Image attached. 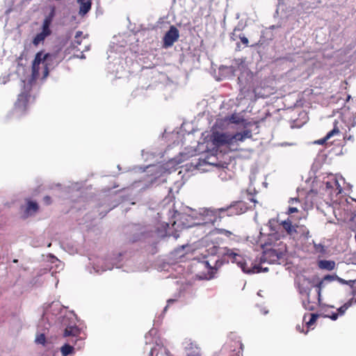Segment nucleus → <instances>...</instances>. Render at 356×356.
Listing matches in <instances>:
<instances>
[{"label":"nucleus","instance_id":"obj_18","mask_svg":"<svg viewBox=\"0 0 356 356\" xmlns=\"http://www.w3.org/2000/svg\"><path fill=\"white\" fill-rule=\"evenodd\" d=\"M318 315L316 314H310L308 316L305 315L303 317V321L306 323L307 328H309L316 321Z\"/></svg>","mask_w":356,"mask_h":356},{"label":"nucleus","instance_id":"obj_1","mask_svg":"<svg viewBox=\"0 0 356 356\" xmlns=\"http://www.w3.org/2000/svg\"><path fill=\"white\" fill-rule=\"evenodd\" d=\"M300 217L297 219L294 218L293 216H289L279 224L280 232L277 231L275 233L270 234V236L274 238L275 240H279L285 236H289L293 239L302 236L307 237L309 231L305 225L300 223Z\"/></svg>","mask_w":356,"mask_h":356},{"label":"nucleus","instance_id":"obj_27","mask_svg":"<svg viewBox=\"0 0 356 356\" xmlns=\"http://www.w3.org/2000/svg\"><path fill=\"white\" fill-rule=\"evenodd\" d=\"M238 38H240L242 44L244 45V47L248 46L249 40L244 35H239Z\"/></svg>","mask_w":356,"mask_h":356},{"label":"nucleus","instance_id":"obj_3","mask_svg":"<svg viewBox=\"0 0 356 356\" xmlns=\"http://www.w3.org/2000/svg\"><path fill=\"white\" fill-rule=\"evenodd\" d=\"M248 209L247 203L243 201L233 202L229 206L219 209H211L205 211L207 216H210L209 222L213 225L218 219L234 216L241 215Z\"/></svg>","mask_w":356,"mask_h":356},{"label":"nucleus","instance_id":"obj_32","mask_svg":"<svg viewBox=\"0 0 356 356\" xmlns=\"http://www.w3.org/2000/svg\"><path fill=\"white\" fill-rule=\"evenodd\" d=\"M289 202L293 204L294 202L300 203V200L298 198H291Z\"/></svg>","mask_w":356,"mask_h":356},{"label":"nucleus","instance_id":"obj_22","mask_svg":"<svg viewBox=\"0 0 356 356\" xmlns=\"http://www.w3.org/2000/svg\"><path fill=\"white\" fill-rule=\"evenodd\" d=\"M337 278H338V276L336 275H326L324 277L323 280L322 281H321L317 285V287L318 288V296H320V292H321V287L323 284V282L324 281H328V282H332V281H334V280H337Z\"/></svg>","mask_w":356,"mask_h":356},{"label":"nucleus","instance_id":"obj_35","mask_svg":"<svg viewBox=\"0 0 356 356\" xmlns=\"http://www.w3.org/2000/svg\"><path fill=\"white\" fill-rule=\"evenodd\" d=\"M175 301V300H173V299H169V300H168V305L164 308V310L165 311V310L167 309V308H168V306L170 304H171V303L174 302Z\"/></svg>","mask_w":356,"mask_h":356},{"label":"nucleus","instance_id":"obj_29","mask_svg":"<svg viewBox=\"0 0 356 356\" xmlns=\"http://www.w3.org/2000/svg\"><path fill=\"white\" fill-rule=\"evenodd\" d=\"M298 209L296 207H289L288 210L286 211V213L289 215V216H292L291 214L293 213H298Z\"/></svg>","mask_w":356,"mask_h":356},{"label":"nucleus","instance_id":"obj_30","mask_svg":"<svg viewBox=\"0 0 356 356\" xmlns=\"http://www.w3.org/2000/svg\"><path fill=\"white\" fill-rule=\"evenodd\" d=\"M337 280L339 281L341 284H353L355 282L354 280L346 281L343 279L339 277H338V278H337Z\"/></svg>","mask_w":356,"mask_h":356},{"label":"nucleus","instance_id":"obj_2","mask_svg":"<svg viewBox=\"0 0 356 356\" xmlns=\"http://www.w3.org/2000/svg\"><path fill=\"white\" fill-rule=\"evenodd\" d=\"M252 137V134L250 129H244L243 131L236 132L234 134L215 131L211 135V140L216 147L227 146L229 148H233L238 146L239 143H243Z\"/></svg>","mask_w":356,"mask_h":356},{"label":"nucleus","instance_id":"obj_12","mask_svg":"<svg viewBox=\"0 0 356 356\" xmlns=\"http://www.w3.org/2000/svg\"><path fill=\"white\" fill-rule=\"evenodd\" d=\"M279 258L280 257L278 255V253L275 250L269 249L264 252L261 260L262 261L272 263L274 261H277L279 259Z\"/></svg>","mask_w":356,"mask_h":356},{"label":"nucleus","instance_id":"obj_17","mask_svg":"<svg viewBox=\"0 0 356 356\" xmlns=\"http://www.w3.org/2000/svg\"><path fill=\"white\" fill-rule=\"evenodd\" d=\"M355 303H356V293L353 294V297L352 298L337 309V313L338 314V316L343 315L345 312Z\"/></svg>","mask_w":356,"mask_h":356},{"label":"nucleus","instance_id":"obj_21","mask_svg":"<svg viewBox=\"0 0 356 356\" xmlns=\"http://www.w3.org/2000/svg\"><path fill=\"white\" fill-rule=\"evenodd\" d=\"M319 266L321 268L331 270L334 269L335 266V263L332 261L323 260L319 262Z\"/></svg>","mask_w":356,"mask_h":356},{"label":"nucleus","instance_id":"obj_7","mask_svg":"<svg viewBox=\"0 0 356 356\" xmlns=\"http://www.w3.org/2000/svg\"><path fill=\"white\" fill-rule=\"evenodd\" d=\"M30 95L26 92H21L15 103L13 108V113L18 116H21L26 113L28 108Z\"/></svg>","mask_w":356,"mask_h":356},{"label":"nucleus","instance_id":"obj_23","mask_svg":"<svg viewBox=\"0 0 356 356\" xmlns=\"http://www.w3.org/2000/svg\"><path fill=\"white\" fill-rule=\"evenodd\" d=\"M35 342L38 344L44 345L46 342V337L44 334H40L37 336L35 339Z\"/></svg>","mask_w":356,"mask_h":356},{"label":"nucleus","instance_id":"obj_4","mask_svg":"<svg viewBox=\"0 0 356 356\" xmlns=\"http://www.w3.org/2000/svg\"><path fill=\"white\" fill-rule=\"evenodd\" d=\"M54 56L51 54H43L42 51L38 52L32 63L31 76L34 80L38 79L40 76L42 79H46L49 75V61L52 60Z\"/></svg>","mask_w":356,"mask_h":356},{"label":"nucleus","instance_id":"obj_38","mask_svg":"<svg viewBox=\"0 0 356 356\" xmlns=\"http://www.w3.org/2000/svg\"><path fill=\"white\" fill-rule=\"evenodd\" d=\"M236 47L240 50V44L238 43H237Z\"/></svg>","mask_w":356,"mask_h":356},{"label":"nucleus","instance_id":"obj_31","mask_svg":"<svg viewBox=\"0 0 356 356\" xmlns=\"http://www.w3.org/2000/svg\"><path fill=\"white\" fill-rule=\"evenodd\" d=\"M43 202L46 205H49L51 204V198L49 195H46L43 198Z\"/></svg>","mask_w":356,"mask_h":356},{"label":"nucleus","instance_id":"obj_20","mask_svg":"<svg viewBox=\"0 0 356 356\" xmlns=\"http://www.w3.org/2000/svg\"><path fill=\"white\" fill-rule=\"evenodd\" d=\"M74 349V346L71 345L70 343H66L61 347L60 352L63 356H67L73 353Z\"/></svg>","mask_w":356,"mask_h":356},{"label":"nucleus","instance_id":"obj_6","mask_svg":"<svg viewBox=\"0 0 356 356\" xmlns=\"http://www.w3.org/2000/svg\"><path fill=\"white\" fill-rule=\"evenodd\" d=\"M225 256H227L232 263H236L239 267L241 268L243 271L246 273H259L261 272V268L259 266H254V270H250L246 268V264L244 261L243 257L238 253H235L232 250H227L225 253Z\"/></svg>","mask_w":356,"mask_h":356},{"label":"nucleus","instance_id":"obj_34","mask_svg":"<svg viewBox=\"0 0 356 356\" xmlns=\"http://www.w3.org/2000/svg\"><path fill=\"white\" fill-rule=\"evenodd\" d=\"M302 327H303V325H302V326H301V325H296V330H297L298 331H299L300 332H303Z\"/></svg>","mask_w":356,"mask_h":356},{"label":"nucleus","instance_id":"obj_11","mask_svg":"<svg viewBox=\"0 0 356 356\" xmlns=\"http://www.w3.org/2000/svg\"><path fill=\"white\" fill-rule=\"evenodd\" d=\"M338 124H339L338 121L334 120L333 129L331 131H330L324 138L316 141V143H317L318 145H324L332 137L335 136H340L341 131H340V129H339Z\"/></svg>","mask_w":356,"mask_h":356},{"label":"nucleus","instance_id":"obj_16","mask_svg":"<svg viewBox=\"0 0 356 356\" xmlns=\"http://www.w3.org/2000/svg\"><path fill=\"white\" fill-rule=\"evenodd\" d=\"M39 209V206L37 202L33 201H28L26 208L25 210V217H28L33 213H35Z\"/></svg>","mask_w":356,"mask_h":356},{"label":"nucleus","instance_id":"obj_15","mask_svg":"<svg viewBox=\"0 0 356 356\" xmlns=\"http://www.w3.org/2000/svg\"><path fill=\"white\" fill-rule=\"evenodd\" d=\"M79 4V15H84L91 9V0H77Z\"/></svg>","mask_w":356,"mask_h":356},{"label":"nucleus","instance_id":"obj_40","mask_svg":"<svg viewBox=\"0 0 356 356\" xmlns=\"http://www.w3.org/2000/svg\"><path fill=\"white\" fill-rule=\"evenodd\" d=\"M354 121L356 122V113H355V115L354 116Z\"/></svg>","mask_w":356,"mask_h":356},{"label":"nucleus","instance_id":"obj_28","mask_svg":"<svg viewBox=\"0 0 356 356\" xmlns=\"http://www.w3.org/2000/svg\"><path fill=\"white\" fill-rule=\"evenodd\" d=\"M325 317L330 318V319L335 321L338 318V314L337 312H332L325 315Z\"/></svg>","mask_w":356,"mask_h":356},{"label":"nucleus","instance_id":"obj_36","mask_svg":"<svg viewBox=\"0 0 356 356\" xmlns=\"http://www.w3.org/2000/svg\"><path fill=\"white\" fill-rule=\"evenodd\" d=\"M155 350H156V349L154 348H152L149 352V355L153 356V354L154 353Z\"/></svg>","mask_w":356,"mask_h":356},{"label":"nucleus","instance_id":"obj_14","mask_svg":"<svg viewBox=\"0 0 356 356\" xmlns=\"http://www.w3.org/2000/svg\"><path fill=\"white\" fill-rule=\"evenodd\" d=\"M305 296L302 299V306L304 308L309 311H313L316 309L317 306V302L315 300H311L309 293L307 294H302Z\"/></svg>","mask_w":356,"mask_h":356},{"label":"nucleus","instance_id":"obj_39","mask_svg":"<svg viewBox=\"0 0 356 356\" xmlns=\"http://www.w3.org/2000/svg\"><path fill=\"white\" fill-rule=\"evenodd\" d=\"M350 96L348 95L346 101H348L350 99Z\"/></svg>","mask_w":356,"mask_h":356},{"label":"nucleus","instance_id":"obj_41","mask_svg":"<svg viewBox=\"0 0 356 356\" xmlns=\"http://www.w3.org/2000/svg\"><path fill=\"white\" fill-rule=\"evenodd\" d=\"M205 264H206L207 266H209V264L208 261H206Z\"/></svg>","mask_w":356,"mask_h":356},{"label":"nucleus","instance_id":"obj_8","mask_svg":"<svg viewBox=\"0 0 356 356\" xmlns=\"http://www.w3.org/2000/svg\"><path fill=\"white\" fill-rule=\"evenodd\" d=\"M179 38V30L175 26H170V29L165 33L163 38V47L168 48L173 45Z\"/></svg>","mask_w":356,"mask_h":356},{"label":"nucleus","instance_id":"obj_19","mask_svg":"<svg viewBox=\"0 0 356 356\" xmlns=\"http://www.w3.org/2000/svg\"><path fill=\"white\" fill-rule=\"evenodd\" d=\"M228 120L233 124H243V122L245 121V120L240 115L237 113H233L232 114L229 118Z\"/></svg>","mask_w":356,"mask_h":356},{"label":"nucleus","instance_id":"obj_33","mask_svg":"<svg viewBox=\"0 0 356 356\" xmlns=\"http://www.w3.org/2000/svg\"><path fill=\"white\" fill-rule=\"evenodd\" d=\"M237 30H238L237 29H234V32L232 33L231 39L233 40H235L236 38L237 37L236 34V32Z\"/></svg>","mask_w":356,"mask_h":356},{"label":"nucleus","instance_id":"obj_9","mask_svg":"<svg viewBox=\"0 0 356 356\" xmlns=\"http://www.w3.org/2000/svg\"><path fill=\"white\" fill-rule=\"evenodd\" d=\"M297 285L300 294H307L310 292L311 282L305 276H299L297 278Z\"/></svg>","mask_w":356,"mask_h":356},{"label":"nucleus","instance_id":"obj_25","mask_svg":"<svg viewBox=\"0 0 356 356\" xmlns=\"http://www.w3.org/2000/svg\"><path fill=\"white\" fill-rule=\"evenodd\" d=\"M67 343H70L71 345L74 346V347H77L78 349L81 348V347L83 345V343H81L80 342H78L76 345H74V341L76 338H72V337H68Z\"/></svg>","mask_w":356,"mask_h":356},{"label":"nucleus","instance_id":"obj_5","mask_svg":"<svg viewBox=\"0 0 356 356\" xmlns=\"http://www.w3.org/2000/svg\"><path fill=\"white\" fill-rule=\"evenodd\" d=\"M54 15L55 10L54 8H53L49 15L44 17L42 25L41 32L36 34L33 38L32 43L34 46L37 47L40 43L44 42L45 39L52 33L50 26L52 23Z\"/></svg>","mask_w":356,"mask_h":356},{"label":"nucleus","instance_id":"obj_37","mask_svg":"<svg viewBox=\"0 0 356 356\" xmlns=\"http://www.w3.org/2000/svg\"><path fill=\"white\" fill-rule=\"evenodd\" d=\"M235 343H237V344H239L240 345V348L242 350L243 349V344L241 341H236Z\"/></svg>","mask_w":356,"mask_h":356},{"label":"nucleus","instance_id":"obj_26","mask_svg":"<svg viewBox=\"0 0 356 356\" xmlns=\"http://www.w3.org/2000/svg\"><path fill=\"white\" fill-rule=\"evenodd\" d=\"M218 233L219 234H221L227 237H231V236L233 235L232 232L229 231V230H227V229H219L218 231Z\"/></svg>","mask_w":356,"mask_h":356},{"label":"nucleus","instance_id":"obj_10","mask_svg":"<svg viewBox=\"0 0 356 356\" xmlns=\"http://www.w3.org/2000/svg\"><path fill=\"white\" fill-rule=\"evenodd\" d=\"M80 334V330L76 326H68L65 329L64 337L76 338L74 341V345H76L78 342L83 343V341L81 338L79 337Z\"/></svg>","mask_w":356,"mask_h":356},{"label":"nucleus","instance_id":"obj_13","mask_svg":"<svg viewBox=\"0 0 356 356\" xmlns=\"http://www.w3.org/2000/svg\"><path fill=\"white\" fill-rule=\"evenodd\" d=\"M185 344L187 356H201L200 348L196 343L188 341Z\"/></svg>","mask_w":356,"mask_h":356},{"label":"nucleus","instance_id":"obj_24","mask_svg":"<svg viewBox=\"0 0 356 356\" xmlns=\"http://www.w3.org/2000/svg\"><path fill=\"white\" fill-rule=\"evenodd\" d=\"M83 32L81 31H79L76 33L75 35V40L74 42V45L75 47H77V45H79L81 44V41L79 40V38L82 35Z\"/></svg>","mask_w":356,"mask_h":356}]
</instances>
